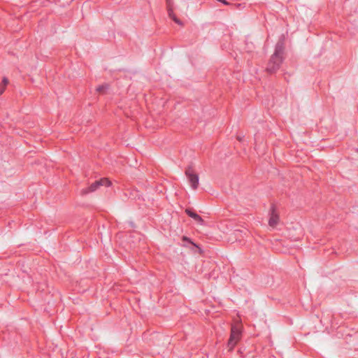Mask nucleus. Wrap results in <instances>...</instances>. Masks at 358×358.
Here are the masks:
<instances>
[{"label": "nucleus", "mask_w": 358, "mask_h": 358, "mask_svg": "<svg viewBox=\"0 0 358 358\" xmlns=\"http://www.w3.org/2000/svg\"><path fill=\"white\" fill-rule=\"evenodd\" d=\"M284 40L280 38L276 43L274 53L271 57L268 63L266 71L269 73H273L279 69L283 61Z\"/></svg>", "instance_id": "1"}, {"label": "nucleus", "mask_w": 358, "mask_h": 358, "mask_svg": "<svg viewBox=\"0 0 358 358\" xmlns=\"http://www.w3.org/2000/svg\"><path fill=\"white\" fill-rule=\"evenodd\" d=\"M242 336V329L240 326L233 325L231 329V334L228 341V347L229 350H233L234 347L241 340Z\"/></svg>", "instance_id": "2"}, {"label": "nucleus", "mask_w": 358, "mask_h": 358, "mask_svg": "<svg viewBox=\"0 0 358 358\" xmlns=\"http://www.w3.org/2000/svg\"><path fill=\"white\" fill-rule=\"evenodd\" d=\"M111 182L107 178H101L100 180L94 181L88 187L84 188L81 190L82 195H85L89 193L95 192L100 186L109 187Z\"/></svg>", "instance_id": "3"}, {"label": "nucleus", "mask_w": 358, "mask_h": 358, "mask_svg": "<svg viewBox=\"0 0 358 358\" xmlns=\"http://www.w3.org/2000/svg\"><path fill=\"white\" fill-rule=\"evenodd\" d=\"M185 175L193 189H196L199 185V176L195 173L192 167L189 166L185 170Z\"/></svg>", "instance_id": "4"}, {"label": "nucleus", "mask_w": 358, "mask_h": 358, "mask_svg": "<svg viewBox=\"0 0 358 358\" xmlns=\"http://www.w3.org/2000/svg\"><path fill=\"white\" fill-rule=\"evenodd\" d=\"M279 221L278 215L276 213L275 207L272 205L269 210L268 224L271 227H275Z\"/></svg>", "instance_id": "5"}, {"label": "nucleus", "mask_w": 358, "mask_h": 358, "mask_svg": "<svg viewBox=\"0 0 358 358\" xmlns=\"http://www.w3.org/2000/svg\"><path fill=\"white\" fill-rule=\"evenodd\" d=\"M185 212L189 217L192 218L198 224L200 225H204L205 222L203 218L196 213H195L192 208H187L185 209Z\"/></svg>", "instance_id": "6"}, {"label": "nucleus", "mask_w": 358, "mask_h": 358, "mask_svg": "<svg viewBox=\"0 0 358 358\" xmlns=\"http://www.w3.org/2000/svg\"><path fill=\"white\" fill-rule=\"evenodd\" d=\"M182 242H183L184 243H189V244H192L194 247H195V248H198V245H197V244H196L195 243H194V242L191 240V238H189V237H187V236H182Z\"/></svg>", "instance_id": "7"}, {"label": "nucleus", "mask_w": 358, "mask_h": 358, "mask_svg": "<svg viewBox=\"0 0 358 358\" xmlns=\"http://www.w3.org/2000/svg\"><path fill=\"white\" fill-rule=\"evenodd\" d=\"M109 85L107 84L99 85L96 87V91L99 93H104L108 89Z\"/></svg>", "instance_id": "8"}, {"label": "nucleus", "mask_w": 358, "mask_h": 358, "mask_svg": "<svg viewBox=\"0 0 358 358\" xmlns=\"http://www.w3.org/2000/svg\"><path fill=\"white\" fill-rule=\"evenodd\" d=\"M8 78H6V77H4L2 80V83H1V86L2 87H4V88H6V86L8 85Z\"/></svg>", "instance_id": "9"}, {"label": "nucleus", "mask_w": 358, "mask_h": 358, "mask_svg": "<svg viewBox=\"0 0 358 358\" xmlns=\"http://www.w3.org/2000/svg\"><path fill=\"white\" fill-rule=\"evenodd\" d=\"M173 20L175 22H176L177 24H180V25H181V24H182L181 21H180L179 19H178V18L176 17V16H173Z\"/></svg>", "instance_id": "10"}, {"label": "nucleus", "mask_w": 358, "mask_h": 358, "mask_svg": "<svg viewBox=\"0 0 358 358\" xmlns=\"http://www.w3.org/2000/svg\"><path fill=\"white\" fill-rule=\"evenodd\" d=\"M173 20L175 22H176L177 24H180V25H181V24H182L181 21H180L179 19H178V18L176 17V16H173Z\"/></svg>", "instance_id": "11"}, {"label": "nucleus", "mask_w": 358, "mask_h": 358, "mask_svg": "<svg viewBox=\"0 0 358 358\" xmlns=\"http://www.w3.org/2000/svg\"><path fill=\"white\" fill-rule=\"evenodd\" d=\"M168 13H169V17H171L172 20H173V16H176V15H174V13H173V10H171V9H169V10H168Z\"/></svg>", "instance_id": "12"}, {"label": "nucleus", "mask_w": 358, "mask_h": 358, "mask_svg": "<svg viewBox=\"0 0 358 358\" xmlns=\"http://www.w3.org/2000/svg\"><path fill=\"white\" fill-rule=\"evenodd\" d=\"M4 90H5L4 87H2L0 85V95L3 93Z\"/></svg>", "instance_id": "13"}, {"label": "nucleus", "mask_w": 358, "mask_h": 358, "mask_svg": "<svg viewBox=\"0 0 358 358\" xmlns=\"http://www.w3.org/2000/svg\"><path fill=\"white\" fill-rule=\"evenodd\" d=\"M217 1L220 2H222V3H224L225 5L228 4V2L227 1V0H217Z\"/></svg>", "instance_id": "14"}, {"label": "nucleus", "mask_w": 358, "mask_h": 358, "mask_svg": "<svg viewBox=\"0 0 358 358\" xmlns=\"http://www.w3.org/2000/svg\"><path fill=\"white\" fill-rule=\"evenodd\" d=\"M166 1H167L168 3H169V0H166Z\"/></svg>", "instance_id": "15"}, {"label": "nucleus", "mask_w": 358, "mask_h": 358, "mask_svg": "<svg viewBox=\"0 0 358 358\" xmlns=\"http://www.w3.org/2000/svg\"><path fill=\"white\" fill-rule=\"evenodd\" d=\"M357 151H358V149H357Z\"/></svg>", "instance_id": "16"}]
</instances>
